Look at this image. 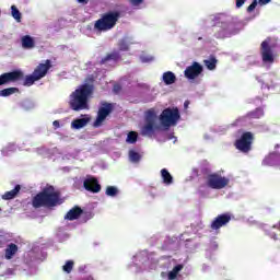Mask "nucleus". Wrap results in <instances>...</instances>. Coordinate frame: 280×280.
<instances>
[{
    "label": "nucleus",
    "mask_w": 280,
    "mask_h": 280,
    "mask_svg": "<svg viewBox=\"0 0 280 280\" xmlns=\"http://www.w3.org/2000/svg\"><path fill=\"white\" fill-rule=\"evenodd\" d=\"M52 126H54V128L57 130V128H60V121L54 120V121H52Z\"/></svg>",
    "instance_id": "obj_40"
},
{
    "label": "nucleus",
    "mask_w": 280,
    "mask_h": 280,
    "mask_svg": "<svg viewBox=\"0 0 280 280\" xmlns=\"http://www.w3.org/2000/svg\"><path fill=\"white\" fill-rule=\"evenodd\" d=\"M246 3V0H236V8H242Z\"/></svg>",
    "instance_id": "obj_39"
},
{
    "label": "nucleus",
    "mask_w": 280,
    "mask_h": 280,
    "mask_svg": "<svg viewBox=\"0 0 280 280\" xmlns=\"http://www.w3.org/2000/svg\"><path fill=\"white\" fill-rule=\"evenodd\" d=\"M202 71H205V68L199 62L195 61L191 66L187 67L184 71L185 78L188 80H196L198 75H202Z\"/></svg>",
    "instance_id": "obj_10"
},
{
    "label": "nucleus",
    "mask_w": 280,
    "mask_h": 280,
    "mask_svg": "<svg viewBox=\"0 0 280 280\" xmlns=\"http://www.w3.org/2000/svg\"><path fill=\"white\" fill-rule=\"evenodd\" d=\"M105 194L106 196H110L112 198H115V196L119 194V189H117V187L115 186H107Z\"/></svg>",
    "instance_id": "obj_31"
},
{
    "label": "nucleus",
    "mask_w": 280,
    "mask_h": 280,
    "mask_svg": "<svg viewBox=\"0 0 280 280\" xmlns=\"http://www.w3.org/2000/svg\"><path fill=\"white\" fill-rule=\"evenodd\" d=\"M279 162H280V153L273 152L267 155L262 160V165H266V166L279 165Z\"/></svg>",
    "instance_id": "obj_16"
},
{
    "label": "nucleus",
    "mask_w": 280,
    "mask_h": 280,
    "mask_svg": "<svg viewBox=\"0 0 280 280\" xmlns=\"http://www.w3.org/2000/svg\"><path fill=\"white\" fill-rule=\"evenodd\" d=\"M49 69H51V60L47 59L44 63L37 65V67L34 69L33 73L36 78L39 80H43L47 73H49Z\"/></svg>",
    "instance_id": "obj_14"
},
{
    "label": "nucleus",
    "mask_w": 280,
    "mask_h": 280,
    "mask_svg": "<svg viewBox=\"0 0 280 280\" xmlns=\"http://www.w3.org/2000/svg\"><path fill=\"white\" fill-rule=\"evenodd\" d=\"M23 72H21L20 70L5 72L0 75V86H3V84H9V82H16L19 80H23Z\"/></svg>",
    "instance_id": "obj_11"
},
{
    "label": "nucleus",
    "mask_w": 280,
    "mask_h": 280,
    "mask_svg": "<svg viewBox=\"0 0 280 280\" xmlns=\"http://www.w3.org/2000/svg\"><path fill=\"white\" fill-rule=\"evenodd\" d=\"M11 14H12L13 19H15V21H18V23H21V11H19L16 5L11 7Z\"/></svg>",
    "instance_id": "obj_32"
},
{
    "label": "nucleus",
    "mask_w": 280,
    "mask_h": 280,
    "mask_svg": "<svg viewBox=\"0 0 280 280\" xmlns=\"http://www.w3.org/2000/svg\"><path fill=\"white\" fill-rule=\"evenodd\" d=\"M184 266L183 265H176L172 271L168 272V280H174L176 277H178V272L183 270Z\"/></svg>",
    "instance_id": "obj_28"
},
{
    "label": "nucleus",
    "mask_w": 280,
    "mask_h": 280,
    "mask_svg": "<svg viewBox=\"0 0 280 280\" xmlns=\"http://www.w3.org/2000/svg\"><path fill=\"white\" fill-rule=\"evenodd\" d=\"M246 117L248 119H261V117H264V109L261 107H258L255 110L247 113Z\"/></svg>",
    "instance_id": "obj_25"
},
{
    "label": "nucleus",
    "mask_w": 280,
    "mask_h": 280,
    "mask_svg": "<svg viewBox=\"0 0 280 280\" xmlns=\"http://www.w3.org/2000/svg\"><path fill=\"white\" fill-rule=\"evenodd\" d=\"M0 14H1V11H0Z\"/></svg>",
    "instance_id": "obj_45"
},
{
    "label": "nucleus",
    "mask_w": 280,
    "mask_h": 280,
    "mask_svg": "<svg viewBox=\"0 0 280 280\" xmlns=\"http://www.w3.org/2000/svg\"><path fill=\"white\" fill-rule=\"evenodd\" d=\"M255 8H257V0L253 1L248 7H247V12L250 14V12H255Z\"/></svg>",
    "instance_id": "obj_36"
},
{
    "label": "nucleus",
    "mask_w": 280,
    "mask_h": 280,
    "mask_svg": "<svg viewBox=\"0 0 280 280\" xmlns=\"http://www.w3.org/2000/svg\"><path fill=\"white\" fill-rule=\"evenodd\" d=\"M272 0H258L259 5H268Z\"/></svg>",
    "instance_id": "obj_38"
},
{
    "label": "nucleus",
    "mask_w": 280,
    "mask_h": 280,
    "mask_svg": "<svg viewBox=\"0 0 280 280\" xmlns=\"http://www.w3.org/2000/svg\"><path fill=\"white\" fill-rule=\"evenodd\" d=\"M277 148H280V144H276V145H275V149L277 150Z\"/></svg>",
    "instance_id": "obj_44"
},
{
    "label": "nucleus",
    "mask_w": 280,
    "mask_h": 280,
    "mask_svg": "<svg viewBox=\"0 0 280 280\" xmlns=\"http://www.w3.org/2000/svg\"><path fill=\"white\" fill-rule=\"evenodd\" d=\"M108 60H113L114 62H118V60H121V55L119 54V51L114 50L110 54H107L102 60H101V65H106V62H108Z\"/></svg>",
    "instance_id": "obj_19"
},
{
    "label": "nucleus",
    "mask_w": 280,
    "mask_h": 280,
    "mask_svg": "<svg viewBox=\"0 0 280 280\" xmlns=\"http://www.w3.org/2000/svg\"><path fill=\"white\" fill-rule=\"evenodd\" d=\"M272 229H277L278 231H280V221L278 222V224L273 225L270 230L267 231V235L271 237V240L277 241L279 240V236H277V233H275Z\"/></svg>",
    "instance_id": "obj_30"
},
{
    "label": "nucleus",
    "mask_w": 280,
    "mask_h": 280,
    "mask_svg": "<svg viewBox=\"0 0 280 280\" xmlns=\"http://www.w3.org/2000/svg\"><path fill=\"white\" fill-rule=\"evenodd\" d=\"M114 91H115V93H119V91H121V86L120 85H115Z\"/></svg>",
    "instance_id": "obj_41"
},
{
    "label": "nucleus",
    "mask_w": 280,
    "mask_h": 280,
    "mask_svg": "<svg viewBox=\"0 0 280 280\" xmlns=\"http://www.w3.org/2000/svg\"><path fill=\"white\" fill-rule=\"evenodd\" d=\"M78 3H82L83 5H86L89 3V0H77Z\"/></svg>",
    "instance_id": "obj_42"
},
{
    "label": "nucleus",
    "mask_w": 280,
    "mask_h": 280,
    "mask_svg": "<svg viewBox=\"0 0 280 280\" xmlns=\"http://www.w3.org/2000/svg\"><path fill=\"white\" fill-rule=\"evenodd\" d=\"M229 222H231V214H229V213L219 214L211 222L210 229L212 231H220V229H222V226H226V224H229Z\"/></svg>",
    "instance_id": "obj_12"
},
{
    "label": "nucleus",
    "mask_w": 280,
    "mask_h": 280,
    "mask_svg": "<svg viewBox=\"0 0 280 280\" xmlns=\"http://www.w3.org/2000/svg\"><path fill=\"white\" fill-rule=\"evenodd\" d=\"M21 191V185H15L14 189L9 190L2 195V200H14Z\"/></svg>",
    "instance_id": "obj_20"
},
{
    "label": "nucleus",
    "mask_w": 280,
    "mask_h": 280,
    "mask_svg": "<svg viewBox=\"0 0 280 280\" xmlns=\"http://www.w3.org/2000/svg\"><path fill=\"white\" fill-rule=\"evenodd\" d=\"M156 130H161V126L156 124V112L154 108H151L144 114V126L141 128V135L152 139Z\"/></svg>",
    "instance_id": "obj_4"
},
{
    "label": "nucleus",
    "mask_w": 280,
    "mask_h": 280,
    "mask_svg": "<svg viewBox=\"0 0 280 280\" xmlns=\"http://www.w3.org/2000/svg\"><path fill=\"white\" fill-rule=\"evenodd\" d=\"M89 121H91V118L85 117V118H77L74 120H72L71 122V128H73L74 130H80L82 128H84Z\"/></svg>",
    "instance_id": "obj_17"
},
{
    "label": "nucleus",
    "mask_w": 280,
    "mask_h": 280,
    "mask_svg": "<svg viewBox=\"0 0 280 280\" xmlns=\"http://www.w3.org/2000/svg\"><path fill=\"white\" fill-rule=\"evenodd\" d=\"M255 140V136L253 132L246 131L244 132L240 139H237L234 143L236 150L243 152L244 154H248L250 150H253V141Z\"/></svg>",
    "instance_id": "obj_6"
},
{
    "label": "nucleus",
    "mask_w": 280,
    "mask_h": 280,
    "mask_svg": "<svg viewBox=\"0 0 280 280\" xmlns=\"http://www.w3.org/2000/svg\"><path fill=\"white\" fill-rule=\"evenodd\" d=\"M162 78L166 86H170L171 84H174L176 82V74H174V72L172 71L164 72Z\"/></svg>",
    "instance_id": "obj_23"
},
{
    "label": "nucleus",
    "mask_w": 280,
    "mask_h": 280,
    "mask_svg": "<svg viewBox=\"0 0 280 280\" xmlns=\"http://www.w3.org/2000/svg\"><path fill=\"white\" fill-rule=\"evenodd\" d=\"M82 213H84V210H82L80 206H74L67 212L65 220H70V222H73V220H78Z\"/></svg>",
    "instance_id": "obj_15"
},
{
    "label": "nucleus",
    "mask_w": 280,
    "mask_h": 280,
    "mask_svg": "<svg viewBox=\"0 0 280 280\" xmlns=\"http://www.w3.org/2000/svg\"><path fill=\"white\" fill-rule=\"evenodd\" d=\"M14 93H19L18 88H7L0 91V97H10V95H14Z\"/></svg>",
    "instance_id": "obj_26"
},
{
    "label": "nucleus",
    "mask_w": 280,
    "mask_h": 280,
    "mask_svg": "<svg viewBox=\"0 0 280 280\" xmlns=\"http://www.w3.org/2000/svg\"><path fill=\"white\" fill-rule=\"evenodd\" d=\"M58 205H62L60 191L56 190L52 185L44 187L42 191L32 198L33 209H40L43 207L51 209L58 207Z\"/></svg>",
    "instance_id": "obj_1"
},
{
    "label": "nucleus",
    "mask_w": 280,
    "mask_h": 280,
    "mask_svg": "<svg viewBox=\"0 0 280 280\" xmlns=\"http://www.w3.org/2000/svg\"><path fill=\"white\" fill-rule=\"evenodd\" d=\"M93 85L84 83L70 94L69 106L72 110H86L89 98L93 95Z\"/></svg>",
    "instance_id": "obj_2"
},
{
    "label": "nucleus",
    "mask_w": 280,
    "mask_h": 280,
    "mask_svg": "<svg viewBox=\"0 0 280 280\" xmlns=\"http://www.w3.org/2000/svg\"><path fill=\"white\" fill-rule=\"evenodd\" d=\"M184 106H185V108H187V107L189 106V101H186V102L184 103Z\"/></svg>",
    "instance_id": "obj_43"
},
{
    "label": "nucleus",
    "mask_w": 280,
    "mask_h": 280,
    "mask_svg": "<svg viewBox=\"0 0 280 280\" xmlns=\"http://www.w3.org/2000/svg\"><path fill=\"white\" fill-rule=\"evenodd\" d=\"M22 47L23 49H34V47H36V42L34 40V37L30 35H24L22 37Z\"/></svg>",
    "instance_id": "obj_18"
},
{
    "label": "nucleus",
    "mask_w": 280,
    "mask_h": 280,
    "mask_svg": "<svg viewBox=\"0 0 280 280\" xmlns=\"http://www.w3.org/2000/svg\"><path fill=\"white\" fill-rule=\"evenodd\" d=\"M114 109L115 106L112 103L102 102L94 121V128H100V126L106 121V117H108Z\"/></svg>",
    "instance_id": "obj_7"
},
{
    "label": "nucleus",
    "mask_w": 280,
    "mask_h": 280,
    "mask_svg": "<svg viewBox=\"0 0 280 280\" xmlns=\"http://www.w3.org/2000/svg\"><path fill=\"white\" fill-rule=\"evenodd\" d=\"M38 80L35 73L28 74L24 79V86H32L35 82H38Z\"/></svg>",
    "instance_id": "obj_27"
},
{
    "label": "nucleus",
    "mask_w": 280,
    "mask_h": 280,
    "mask_svg": "<svg viewBox=\"0 0 280 280\" xmlns=\"http://www.w3.org/2000/svg\"><path fill=\"white\" fill-rule=\"evenodd\" d=\"M137 139H139V135L137 133V131H130L128 135H127V143H137Z\"/></svg>",
    "instance_id": "obj_29"
},
{
    "label": "nucleus",
    "mask_w": 280,
    "mask_h": 280,
    "mask_svg": "<svg viewBox=\"0 0 280 280\" xmlns=\"http://www.w3.org/2000/svg\"><path fill=\"white\" fill-rule=\"evenodd\" d=\"M74 265L75 262H73V260H68L62 267L63 272H67V275H70V272L73 270Z\"/></svg>",
    "instance_id": "obj_35"
},
{
    "label": "nucleus",
    "mask_w": 280,
    "mask_h": 280,
    "mask_svg": "<svg viewBox=\"0 0 280 280\" xmlns=\"http://www.w3.org/2000/svg\"><path fill=\"white\" fill-rule=\"evenodd\" d=\"M118 49L119 51H128L130 49V46L128 45V40L120 39L118 42Z\"/></svg>",
    "instance_id": "obj_33"
},
{
    "label": "nucleus",
    "mask_w": 280,
    "mask_h": 280,
    "mask_svg": "<svg viewBox=\"0 0 280 280\" xmlns=\"http://www.w3.org/2000/svg\"><path fill=\"white\" fill-rule=\"evenodd\" d=\"M207 185L210 189H224V187L229 185V178L222 177L219 174H210L208 176Z\"/></svg>",
    "instance_id": "obj_9"
},
{
    "label": "nucleus",
    "mask_w": 280,
    "mask_h": 280,
    "mask_svg": "<svg viewBox=\"0 0 280 280\" xmlns=\"http://www.w3.org/2000/svg\"><path fill=\"white\" fill-rule=\"evenodd\" d=\"M161 177L164 185H172V183H174V177L172 176V174H170V171H167V168L161 170Z\"/></svg>",
    "instance_id": "obj_24"
},
{
    "label": "nucleus",
    "mask_w": 280,
    "mask_h": 280,
    "mask_svg": "<svg viewBox=\"0 0 280 280\" xmlns=\"http://www.w3.org/2000/svg\"><path fill=\"white\" fill-rule=\"evenodd\" d=\"M260 56L265 63L272 65L275 62V51L272 50V46H270V38L265 39L260 44Z\"/></svg>",
    "instance_id": "obj_8"
},
{
    "label": "nucleus",
    "mask_w": 280,
    "mask_h": 280,
    "mask_svg": "<svg viewBox=\"0 0 280 280\" xmlns=\"http://www.w3.org/2000/svg\"><path fill=\"white\" fill-rule=\"evenodd\" d=\"M16 253H19V246L14 243H11L7 246L4 250V257L5 259H12V257H14Z\"/></svg>",
    "instance_id": "obj_21"
},
{
    "label": "nucleus",
    "mask_w": 280,
    "mask_h": 280,
    "mask_svg": "<svg viewBox=\"0 0 280 280\" xmlns=\"http://www.w3.org/2000/svg\"><path fill=\"white\" fill-rule=\"evenodd\" d=\"M203 65L209 71H215V68L218 67V59L212 55L208 59L203 60Z\"/></svg>",
    "instance_id": "obj_22"
},
{
    "label": "nucleus",
    "mask_w": 280,
    "mask_h": 280,
    "mask_svg": "<svg viewBox=\"0 0 280 280\" xmlns=\"http://www.w3.org/2000/svg\"><path fill=\"white\" fill-rule=\"evenodd\" d=\"M83 187L91 194H100V191H102V185H100V182L95 177L86 178L83 182Z\"/></svg>",
    "instance_id": "obj_13"
},
{
    "label": "nucleus",
    "mask_w": 280,
    "mask_h": 280,
    "mask_svg": "<svg viewBox=\"0 0 280 280\" xmlns=\"http://www.w3.org/2000/svg\"><path fill=\"white\" fill-rule=\"evenodd\" d=\"M178 119H180V112L178 110V107L165 108L160 115V122L164 128L176 126Z\"/></svg>",
    "instance_id": "obj_5"
},
{
    "label": "nucleus",
    "mask_w": 280,
    "mask_h": 280,
    "mask_svg": "<svg viewBox=\"0 0 280 280\" xmlns=\"http://www.w3.org/2000/svg\"><path fill=\"white\" fill-rule=\"evenodd\" d=\"M129 159L132 163H139L141 161V155L136 151H129Z\"/></svg>",
    "instance_id": "obj_34"
},
{
    "label": "nucleus",
    "mask_w": 280,
    "mask_h": 280,
    "mask_svg": "<svg viewBox=\"0 0 280 280\" xmlns=\"http://www.w3.org/2000/svg\"><path fill=\"white\" fill-rule=\"evenodd\" d=\"M129 2H130L133 7H137V5H141V3H143V0H129Z\"/></svg>",
    "instance_id": "obj_37"
},
{
    "label": "nucleus",
    "mask_w": 280,
    "mask_h": 280,
    "mask_svg": "<svg viewBox=\"0 0 280 280\" xmlns=\"http://www.w3.org/2000/svg\"><path fill=\"white\" fill-rule=\"evenodd\" d=\"M119 19H121V13L119 11H108L94 23V30L96 32H108L117 25Z\"/></svg>",
    "instance_id": "obj_3"
}]
</instances>
